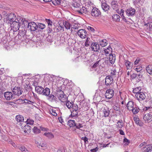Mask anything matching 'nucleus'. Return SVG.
<instances>
[{
    "instance_id": "nucleus-51",
    "label": "nucleus",
    "mask_w": 152,
    "mask_h": 152,
    "mask_svg": "<svg viewBox=\"0 0 152 152\" xmlns=\"http://www.w3.org/2000/svg\"><path fill=\"white\" fill-rule=\"evenodd\" d=\"M134 120L135 123L137 125L140 126V124L139 122V119L137 117H135L134 118Z\"/></svg>"
},
{
    "instance_id": "nucleus-14",
    "label": "nucleus",
    "mask_w": 152,
    "mask_h": 152,
    "mask_svg": "<svg viewBox=\"0 0 152 152\" xmlns=\"http://www.w3.org/2000/svg\"><path fill=\"white\" fill-rule=\"evenodd\" d=\"M135 96L137 99L139 101L144 100L146 97L145 94L142 92L136 94Z\"/></svg>"
},
{
    "instance_id": "nucleus-8",
    "label": "nucleus",
    "mask_w": 152,
    "mask_h": 152,
    "mask_svg": "<svg viewBox=\"0 0 152 152\" xmlns=\"http://www.w3.org/2000/svg\"><path fill=\"white\" fill-rule=\"evenodd\" d=\"M91 48L92 50L94 52H98L100 49L99 45L96 42H92L91 45Z\"/></svg>"
},
{
    "instance_id": "nucleus-9",
    "label": "nucleus",
    "mask_w": 152,
    "mask_h": 152,
    "mask_svg": "<svg viewBox=\"0 0 152 152\" xmlns=\"http://www.w3.org/2000/svg\"><path fill=\"white\" fill-rule=\"evenodd\" d=\"M112 77L110 75L107 76L105 78V84L106 86L108 87L113 82Z\"/></svg>"
},
{
    "instance_id": "nucleus-49",
    "label": "nucleus",
    "mask_w": 152,
    "mask_h": 152,
    "mask_svg": "<svg viewBox=\"0 0 152 152\" xmlns=\"http://www.w3.org/2000/svg\"><path fill=\"white\" fill-rule=\"evenodd\" d=\"M19 148L22 152H28L27 149L23 146H21L19 147Z\"/></svg>"
},
{
    "instance_id": "nucleus-23",
    "label": "nucleus",
    "mask_w": 152,
    "mask_h": 152,
    "mask_svg": "<svg viewBox=\"0 0 152 152\" xmlns=\"http://www.w3.org/2000/svg\"><path fill=\"white\" fill-rule=\"evenodd\" d=\"M134 102L132 101H129L127 104L126 107L129 110H132L134 106Z\"/></svg>"
},
{
    "instance_id": "nucleus-15",
    "label": "nucleus",
    "mask_w": 152,
    "mask_h": 152,
    "mask_svg": "<svg viewBox=\"0 0 152 152\" xmlns=\"http://www.w3.org/2000/svg\"><path fill=\"white\" fill-rule=\"evenodd\" d=\"M146 103V104L148 105H149V106L146 107L144 108V110H151V109H152V100L150 98L149 99H147L145 101Z\"/></svg>"
},
{
    "instance_id": "nucleus-41",
    "label": "nucleus",
    "mask_w": 152,
    "mask_h": 152,
    "mask_svg": "<svg viewBox=\"0 0 152 152\" xmlns=\"http://www.w3.org/2000/svg\"><path fill=\"white\" fill-rule=\"evenodd\" d=\"M132 110L133 114H136L139 112L140 109L138 107H135L134 108L133 107L132 110Z\"/></svg>"
},
{
    "instance_id": "nucleus-5",
    "label": "nucleus",
    "mask_w": 152,
    "mask_h": 152,
    "mask_svg": "<svg viewBox=\"0 0 152 152\" xmlns=\"http://www.w3.org/2000/svg\"><path fill=\"white\" fill-rule=\"evenodd\" d=\"M152 111L149 113L145 114L143 117V119L147 123H149L152 121Z\"/></svg>"
},
{
    "instance_id": "nucleus-39",
    "label": "nucleus",
    "mask_w": 152,
    "mask_h": 152,
    "mask_svg": "<svg viewBox=\"0 0 152 152\" xmlns=\"http://www.w3.org/2000/svg\"><path fill=\"white\" fill-rule=\"evenodd\" d=\"M44 135L50 139H52L54 137L53 135L51 132L45 133Z\"/></svg>"
},
{
    "instance_id": "nucleus-58",
    "label": "nucleus",
    "mask_w": 152,
    "mask_h": 152,
    "mask_svg": "<svg viewBox=\"0 0 152 152\" xmlns=\"http://www.w3.org/2000/svg\"><path fill=\"white\" fill-rule=\"evenodd\" d=\"M27 124L32 125L34 124V121L32 120L27 119L26 121Z\"/></svg>"
},
{
    "instance_id": "nucleus-3",
    "label": "nucleus",
    "mask_w": 152,
    "mask_h": 152,
    "mask_svg": "<svg viewBox=\"0 0 152 152\" xmlns=\"http://www.w3.org/2000/svg\"><path fill=\"white\" fill-rule=\"evenodd\" d=\"M58 98L62 102H64L66 101V96L64 92L60 89L58 91Z\"/></svg>"
},
{
    "instance_id": "nucleus-25",
    "label": "nucleus",
    "mask_w": 152,
    "mask_h": 152,
    "mask_svg": "<svg viewBox=\"0 0 152 152\" xmlns=\"http://www.w3.org/2000/svg\"><path fill=\"white\" fill-rule=\"evenodd\" d=\"M102 8L104 11L106 12L109 10L110 6L106 3H103L102 4Z\"/></svg>"
},
{
    "instance_id": "nucleus-46",
    "label": "nucleus",
    "mask_w": 152,
    "mask_h": 152,
    "mask_svg": "<svg viewBox=\"0 0 152 152\" xmlns=\"http://www.w3.org/2000/svg\"><path fill=\"white\" fill-rule=\"evenodd\" d=\"M90 38L89 37H87L85 43V45L86 47H88L90 45Z\"/></svg>"
},
{
    "instance_id": "nucleus-10",
    "label": "nucleus",
    "mask_w": 152,
    "mask_h": 152,
    "mask_svg": "<svg viewBox=\"0 0 152 152\" xmlns=\"http://www.w3.org/2000/svg\"><path fill=\"white\" fill-rule=\"evenodd\" d=\"M87 33L85 29H80L77 32V34L82 39H84L86 37Z\"/></svg>"
},
{
    "instance_id": "nucleus-48",
    "label": "nucleus",
    "mask_w": 152,
    "mask_h": 152,
    "mask_svg": "<svg viewBox=\"0 0 152 152\" xmlns=\"http://www.w3.org/2000/svg\"><path fill=\"white\" fill-rule=\"evenodd\" d=\"M52 3L54 5H58L61 2V0H52Z\"/></svg>"
},
{
    "instance_id": "nucleus-56",
    "label": "nucleus",
    "mask_w": 152,
    "mask_h": 152,
    "mask_svg": "<svg viewBox=\"0 0 152 152\" xmlns=\"http://www.w3.org/2000/svg\"><path fill=\"white\" fill-rule=\"evenodd\" d=\"M116 70L115 69L113 71H112L110 73V75L112 77H115V75H116Z\"/></svg>"
},
{
    "instance_id": "nucleus-1",
    "label": "nucleus",
    "mask_w": 152,
    "mask_h": 152,
    "mask_svg": "<svg viewBox=\"0 0 152 152\" xmlns=\"http://www.w3.org/2000/svg\"><path fill=\"white\" fill-rule=\"evenodd\" d=\"M7 17L6 18V20H8V23H11L14 21L17 20L19 21L21 17L17 16L16 17L15 14L13 13H11L7 15Z\"/></svg>"
},
{
    "instance_id": "nucleus-63",
    "label": "nucleus",
    "mask_w": 152,
    "mask_h": 152,
    "mask_svg": "<svg viewBox=\"0 0 152 152\" xmlns=\"http://www.w3.org/2000/svg\"><path fill=\"white\" fill-rule=\"evenodd\" d=\"M1 40L3 44L6 43L7 42L6 38L5 37H3L1 39Z\"/></svg>"
},
{
    "instance_id": "nucleus-19",
    "label": "nucleus",
    "mask_w": 152,
    "mask_h": 152,
    "mask_svg": "<svg viewBox=\"0 0 152 152\" xmlns=\"http://www.w3.org/2000/svg\"><path fill=\"white\" fill-rule=\"evenodd\" d=\"M20 20V22L21 23V24L23 25L22 27L25 28H26V27L28 28V25L29 24V23H28L27 20L24 19L23 18L21 17Z\"/></svg>"
},
{
    "instance_id": "nucleus-12",
    "label": "nucleus",
    "mask_w": 152,
    "mask_h": 152,
    "mask_svg": "<svg viewBox=\"0 0 152 152\" xmlns=\"http://www.w3.org/2000/svg\"><path fill=\"white\" fill-rule=\"evenodd\" d=\"M126 12L128 16H132L135 14V10L134 8L132 7L129 8L126 10Z\"/></svg>"
},
{
    "instance_id": "nucleus-26",
    "label": "nucleus",
    "mask_w": 152,
    "mask_h": 152,
    "mask_svg": "<svg viewBox=\"0 0 152 152\" xmlns=\"http://www.w3.org/2000/svg\"><path fill=\"white\" fill-rule=\"evenodd\" d=\"M54 28V30L56 32H58L61 31H64V26L60 25V24L59 25L56 26Z\"/></svg>"
},
{
    "instance_id": "nucleus-35",
    "label": "nucleus",
    "mask_w": 152,
    "mask_h": 152,
    "mask_svg": "<svg viewBox=\"0 0 152 152\" xmlns=\"http://www.w3.org/2000/svg\"><path fill=\"white\" fill-rule=\"evenodd\" d=\"M45 27V25L42 23H39L38 25H37V29L38 30L40 31V29H43Z\"/></svg>"
},
{
    "instance_id": "nucleus-36",
    "label": "nucleus",
    "mask_w": 152,
    "mask_h": 152,
    "mask_svg": "<svg viewBox=\"0 0 152 152\" xmlns=\"http://www.w3.org/2000/svg\"><path fill=\"white\" fill-rule=\"evenodd\" d=\"M77 11L81 14H83V13H85L86 14H88V11L87 10L86 8L85 7H83L82 9H81L80 10H77Z\"/></svg>"
},
{
    "instance_id": "nucleus-18",
    "label": "nucleus",
    "mask_w": 152,
    "mask_h": 152,
    "mask_svg": "<svg viewBox=\"0 0 152 152\" xmlns=\"http://www.w3.org/2000/svg\"><path fill=\"white\" fill-rule=\"evenodd\" d=\"M143 152H152V144L147 145L142 149Z\"/></svg>"
},
{
    "instance_id": "nucleus-59",
    "label": "nucleus",
    "mask_w": 152,
    "mask_h": 152,
    "mask_svg": "<svg viewBox=\"0 0 152 152\" xmlns=\"http://www.w3.org/2000/svg\"><path fill=\"white\" fill-rule=\"evenodd\" d=\"M24 103H28L30 104H32L34 102L28 100L27 99H25L23 100Z\"/></svg>"
},
{
    "instance_id": "nucleus-7",
    "label": "nucleus",
    "mask_w": 152,
    "mask_h": 152,
    "mask_svg": "<svg viewBox=\"0 0 152 152\" xmlns=\"http://www.w3.org/2000/svg\"><path fill=\"white\" fill-rule=\"evenodd\" d=\"M98 64L99 66V68L101 67H104L105 64L108 62V60H106L104 58H101L100 59H97V60Z\"/></svg>"
},
{
    "instance_id": "nucleus-40",
    "label": "nucleus",
    "mask_w": 152,
    "mask_h": 152,
    "mask_svg": "<svg viewBox=\"0 0 152 152\" xmlns=\"http://www.w3.org/2000/svg\"><path fill=\"white\" fill-rule=\"evenodd\" d=\"M141 90V88L140 87H137L133 90V92L136 94L138 93H140L141 92L140 91Z\"/></svg>"
},
{
    "instance_id": "nucleus-53",
    "label": "nucleus",
    "mask_w": 152,
    "mask_h": 152,
    "mask_svg": "<svg viewBox=\"0 0 152 152\" xmlns=\"http://www.w3.org/2000/svg\"><path fill=\"white\" fill-rule=\"evenodd\" d=\"M147 145L146 143L145 142H144L140 144L139 145L138 147L140 148H141V149L142 151V149L143 148L145 147Z\"/></svg>"
},
{
    "instance_id": "nucleus-47",
    "label": "nucleus",
    "mask_w": 152,
    "mask_h": 152,
    "mask_svg": "<svg viewBox=\"0 0 152 152\" xmlns=\"http://www.w3.org/2000/svg\"><path fill=\"white\" fill-rule=\"evenodd\" d=\"M116 126L118 128H121L123 126V124H122V120L118 121L117 123Z\"/></svg>"
},
{
    "instance_id": "nucleus-54",
    "label": "nucleus",
    "mask_w": 152,
    "mask_h": 152,
    "mask_svg": "<svg viewBox=\"0 0 152 152\" xmlns=\"http://www.w3.org/2000/svg\"><path fill=\"white\" fill-rule=\"evenodd\" d=\"M143 73V71H142L141 72H137V77L139 79H141L142 77Z\"/></svg>"
},
{
    "instance_id": "nucleus-2",
    "label": "nucleus",
    "mask_w": 152,
    "mask_h": 152,
    "mask_svg": "<svg viewBox=\"0 0 152 152\" xmlns=\"http://www.w3.org/2000/svg\"><path fill=\"white\" fill-rule=\"evenodd\" d=\"M20 20L19 21L15 20L11 23H10L11 27V29L10 31V34H14V32H16L19 30L21 25V23L20 22Z\"/></svg>"
},
{
    "instance_id": "nucleus-22",
    "label": "nucleus",
    "mask_w": 152,
    "mask_h": 152,
    "mask_svg": "<svg viewBox=\"0 0 152 152\" xmlns=\"http://www.w3.org/2000/svg\"><path fill=\"white\" fill-rule=\"evenodd\" d=\"M47 97L48 99L51 102H55L56 101V97L51 94H50Z\"/></svg>"
},
{
    "instance_id": "nucleus-32",
    "label": "nucleus",
    "mask_w": 152,
    "mask_h": 152,
    "mask_svg": "<svg viewBox=\"0 0 152 152\" xmlns=\"http://www.w3.org/2000/svg\"><path fill=\"white\" fill-rule=\"evenodd\" d=\"M111 5L113 8L114 10H116L118 9V6L117 5V2L115 1H113L111 2Z\"/></svg>"
},
{
    "instance_id": "nucleus-16",
    "label": "nucleus",
    "mask_w": 152,
    "mask_h": 152,
    "mask_svg": "<svg viewBox=\"0 0 152 152\" xmlns=\"http://www.w3.org/2000/svg\"><path fill=\"white\" fill-rule=\"evenodd\" d=\"M91 14L92 16L96 17L98 16L101 14V13L98 9L94 8L92 10Z\"/></svg>"
},
{
    "instance_id": "nucleus-57",
    "label": "nucleus",
    "mask_w": 152,
    "mask_h": 152,
    "mask_svg": "<svg viewBox=\"0 0 152 152\" xmlns=\"http://www.w3.org/2000/svg\"><path fill=\"white\" fill-rule=\"evenodd\" d=\"M135 70L137 71V72H141L142 71H143L142 70V67L141 66H137L136 67Z\"/></svg>"
},
{
    "instance_id": "nucleus-30",
    "label": "nucleus",
    "mask_w": 152,
    "mask_h": 152,
    "mask_svg": "<svg viewBox=\"0 0 152 152\" xmlns=\"http://www.w3.org/2000/svg\"><path fill=\"white\" fill-rule=\"evenodd\" d=\"M15 119L18 122H20L24 121V118L22 115H18L16 116Z\"/></svg>"
},
{
    "instance_id": "nucleus-11",
    "label": "nucleus",
    "mask_w": 152,
    "mask_h": 152,
    "mask_svg": "<svg viewBox=\"0 0 152 152\" xmlns=\"http://www.w3.org/2000/svg\"><path fill=\"white\" fill-rule=\"evenodd\" d=\"M114 92V91L112 89H107L105 94L106 98L108 99L111 98L113 96Z\"/></svg>"
},
{
    "instance_id": "nucleus-50",
    "label": "nucleus",
    "mask_w": 152,
    "mask_h": 152,
    "mask_svg": "<svg viewBox=\"0 0 152 152\" xmlns=\"http://www.w3.org/2000/svg\"><path fill=\"white\" fill-rule=\"evenodd\" d=\"M145 26H149V30L150 31H152V22H150L145 24Z\"/></svg>"
},
{
    "instance_id": "nucleus-42",
    "label": "nucleus",
    "mask_w": 152,
    "mask_h": 152,
    "mask_svg": "<svg viewBox=\"0 0 152 152\" xmlns=\"http://www.w3.org/2000/svg\"><path fill=\"white\" fill-rule=\"evenodd\" d=\"M109 47L107 48L106 49H105L104 50L105 54L107 56V55L110 54V53L111 52L112 48H109Z\"/></svg>"
},
{
    "instance_id": "nucleus-33",
    "label": "nucleus",
    "mask_w": 152,
    "mask_h": 152,
    "mask_svg": "<svg viewBox=\"0 0 152 152\" xmlns=\"http://www.w3.org/2000/svg\"><path fill=\"white\" fill-rule=\"evenodd\" d=\"M104 114V116L107 117L109 115L110 111L108 108L106 107L104 108L103 110Z\"/></svg>"
},
{
    "instance_id": "nucleus-24",
    "label": "nucleus",
    "mask_w": 152,
    "mask_h": 152,
    "mask_svg": "<svg viewBox=\"0 0 152 152\" xmlns=\"http://www.w3.org/2000/svg\"><path fill=\"white\" fill-rule=\"evenodd\" d=\"M43 93H42V95L47 96L49 95L50 93V89L48 88H46L45 89L43 88Z\"/></svg>"
},
{
    "instance_id": "nucleus-45",
    "label": "nucleus",
    "mask_w": 152,
    "mask_h": 152,
    "mask_svg": "<svg viewBox=\"0 0 152 152\" xmlns=\"http://www.w3.org/2000/svg\"><path fill=\"white\" fill-rule=\"evenodd\" d=\"M73 102H70L68 101L66 102V105L67 108L70 109L73 107Z\"/></svg>"
},
{
    "instance_id": "nucleus-13",
    "label": "nucleus",
    "mask_w": 152,
    "mask_h": 152,
    "mask_svg": "<svg viewBox=\"0 0 152 152\" xmlns=\"http://www.w3.org/2000/svg\"><path fill=\"white\" fill-rule=\"evenodd\" d=\"M28 28L31 31H34L37 29V25L34 22H30L28 25Z\"/></svg>"
},
{
    "instance_id": "nucleus-4",
    "label": "nucleus",
    "mask_w": 152,
    "mask_h": 152,
    "mask_svg": "<svg viewBox=\"0 0 152 152\" xmlns=\"http://www.w3.org/2000/svg\"><path fill=\"white\" fill-rule=\"evenodd\" d=\"M26 31L25 29L20 30L18 34L16 37V38H18L21 41H23L25 39V37L26 36Z\"/></svg>"
},
{
    "instance_id": "nucleus-37",
    "label": "nucleus",
    "mask_w": 152,
    "mask_h": 152,
    "mask_svg": "<svg viewBox=\"0 0 152 152\" xmlns=\"http://www.w3.org/2000/svg\"><path fill=\"white\" fill-rule=\"evenodd\" d=\"M147 72L150 74H152V65H149L146 67Z\"/></svg>"
},
{
    "instance_id": "nucleus-20",
    "label": "nucleus",
    "mask_w": 152,
    "mask_h": 152,
    "mask_svg": "<svg viewBox=\"0 0 152 152\" xmlns=\"http://www.w3.org/2000/svg\"><path fill=\"white\" fill-rule=\"evenodd\" d=\"M115 54H109V60L110 63L111 64H113L115 62Z\"/></svg>"
},
{
    "instance_id": "nucleus-55",
    "label": "nucleus",
    "mask_w": 152,
    "mask_h": 152,
    "mask_svg": "<svg viewBox=\"0 0 152 152\" xmlns=\"http://www.w3.org/2000/svg\"><path fill=\"white\" fill-rule=\"evenodd\" d=\"M78 112L77 111V110H73V111L72 112L71 115H72V117H75L76 116H77V115H78Z\"/></svg>"
},
{
    "instance_id": "nucleus-44",
    "label": "nucleus",
    "mask_w": 152,
    "mask_h": 152,
    "mask_svg": "<svg viewBox=\"0 0 152 152\" xmlns=\"http://www.w3.org/2000/svg\"><path fill=\"white\" fill-rule=\"evenodd\" d=\"M33 131L35 134H38L40 132V130L37 127L34 126L33 129Z\"/></svg>"
},
{
    "instance_id": "nucleus-62",
    "label": "nucleus",
    "mask_w": 152,
    "mask_h": 152,
    "mask_svg": "<svg viewBox=\"0 0 152 152\" xmlns=\"http://www.w3.org/2000/svg\"><path fill=\"white\" fill-rule=\"evenodd\" d=\"M81 139L83 140L85 143H88V139L86 137H82Z\"/></svg>"
},
{
    "instance_id": "nucleus-64",
    "label": "nucleus",
    "mask_w": 152,
    "mask_h": 152,
    "mask_svg": "<svg viewBox=\"0 0 152 152\" xmlns=\"http://www.w3.org/2000/svg\"><path fill=\"white\" fill-rule=\"evenodd\" d=\"M57 152H67L66 151H65L64 148H59L57 151Z\"/></svg>"
},
{
    "instance_id": "nucleus-52",
    "label": "nucleus",
    "mask_w": 152,
    "mask_h": 152,
    "mask_svg": "<svg viewBox=\"0 0 152 152\" xmlns=\"http://www.w3.org/2000/svg\"><path fill=\"white\" fill-rule=\"evenodd\" d=\"M75 126L76 128L82 130V129H80V128L83 127V125L82 124L80 123H76V125H75Z\"/></svg>"
},
{
    "instance_id": "nucleus-31",
    "label": "nucleus",
    "mask_w": 152,
    "mask_h": 152,
    "mask_svg": "<svg viewBox=\"0 0 152 152\" xmlns=\"http://www.w3.org/2000/svg\"><path fill=\"white\" fill-rule=\"evenodd\" d=\"M76 123L75 120H69L68 121V125L70 127H73L75 126Z\"/></svg>"
},
{
    "instance_id": "nucleus-29",
    "label": "nucleus",
    "mask_w": 152,
    "mask_h": 152,
    "mask_svg": "<svg viewBox=\"0 0 152 152\" xmlns=\"http://www.w3.org/2000/svg\"><path fill=\"white\" fill-rule=\"evenodd\" d=\"M23 129L24 132L28 133L31 131V127L28 125H25Z\"/></svg>"
},
{
    "instance_id": "nucleus-6",
    "label": "nucleus",
    "mask_w": 152,
    "mask_h": 152,
    "mask_svg": "<svg viewBox=\"0 0 152 152\" xmlns=\"http://www.w3.org/2000/svg\"><path fill=\"white\" fill-rule=\"evenodd\" d=\"M12 92L14 94L19 96L23 92L21 89L19 87H15L12 89Z\"/></svg>"
},
{
    "instance_id": "nucleus-43",
    "label": "nucleus",
    "mask_w": 152,
    "mask_h": 152,
    "mask_svg": "<svg viewBox=\"0 0 152 152\" xmlns=\"http://www.w3.org/2000/svg\"><path fill=\"white\" fill-rule=\"evenodd\" d=\"M107 41L105 39H102L100 42V45L102 47H104L107 45Z\"/></svg>"
},
{
    "instance_id": "nucleus-38",
    "label": "nucleus",
    "mask_w": 152,
    "mask_h": 152,
    "mask_svg": "<svg viewBox=\"0 0 152 152\" xmlns=\"http://www.w3.org/2000/svg\"><path fill=\"white\" fill-rule=\"evenodd\" d=\"M63 25L66 29H70L71 25L68 22H63Z\"/></svg>"
},
{
    "instance_id": "nucleus-61",
    "label": "nucleus",
    "mask_w": 152,
    "mask_h": 152,
    "mask_svg": "<svg viewBox=\"0 0 152 152\" xmlns=\"http://www.w3.org/2000/svg\"><path fill=\"white\" fill-rule=\"evenodd\" d=\"M73 110H77L78 109V107L77 105L76 104H73V107H72Z\"/></svg>"
},
{
    "instance_id": "nucleus-28",
    "label": "nucleus",
    "mask_w": 152,
    "mask_h": 152,
    "mask_svg": "<svg viewBox=\"0 0 152 152\" xmlns=\"http://www.w3.org/2000/svg\"><path fill=\"white\" fill-rule=\"evenodd\" d=\"M43 88L41 86H36L35 87V90L37 93H39V94H42V93H43Z\"/></svg>"
},
{
    "instance_id": "nucleus-34",
    "label": "nucleus",
    "mask_w": 152,
    "mask_h": 152,
    "mask_svg": "<svg viewBox=\"0 0 152 152\" xmlns=\"http://www.w3.org/2000/svg\"><path fill=\"white\" fill-rule=\"evenodd\" d=\"M120 18V16L117 14L114 15L112 16V19L113 20L116 22L119 21Z\"/></svg>"
},
{
    "instance_id": "nucleus-60",
    "label": "nucleus",
    "mask_w": 152,
    "mask_h": 152,
    "mask_svg": "<svg viewBox=\"0 0 152 152\" xmlns=\"http://www.w3.org/2000/svg\"><path fill=\"white\" fill-rule=\"evenodd\" d=\"M116 11L117 12L119 15H121V14L122 13H124V10L123 9H121V10L120 11V12L119 10L118 9H117L116 10Z\"/></svg>"
},
{
    "instance_id": "nucleus-17",
    "label": "nucleus",
    "mask_w": 152,
    "mask_h": 152,
    "mask_svg": "<svg viewBox=\"0 0 152 152\" xmlns=\"http://www.w3.org/2000/svg\"><path fill=\"white\" fill-rule=\"evenodd\" d=\"M5 98L7 100H10L13 98V94L11 92H6L4 93Z\"/></svg>"
},
{
    "instance_id": "nucleus-21",
    "label": "nucleus",
    "mask_w": 152,
    "mask_h": 152,
    "mask_svg": "<svg viewBox=\"0 0 152 152\" xmlns=\"http://www.w3.org/2000/svg\"><path fill=\"white\" fill-rule=\"evenodd\" d=\"M125 64L127 69H130L132 67L133 63L127 60L124 61Z\"/></svg>"
},
{
    "instance_id": "nucleus-27",
    "label": "nucleus",
    "mask_w": 152,
    "mask_h": 152,
    "mask_svg": "<svg viewBox=\"0 0 152 152\" xmlns=\"http://www.w3.org/2000/svg\"><path fill=\"white\" fill-rule=\"evenodd\" d=\"M36 143L37 144V146L39 148L45 149L46 148V145L42 142H37Z\"/></svg>"
}]
</instances>
